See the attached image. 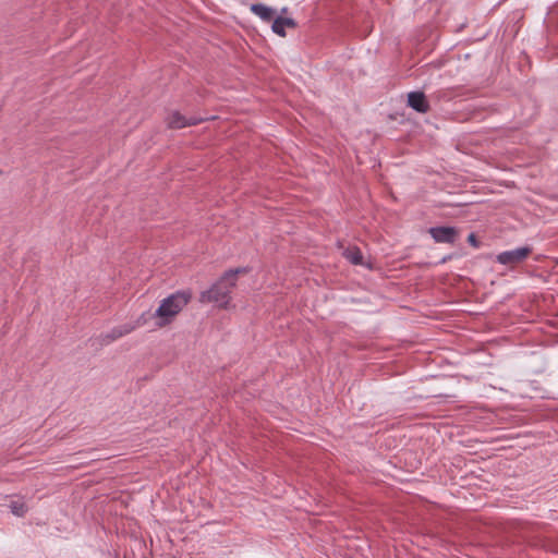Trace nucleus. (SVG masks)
<instances>
[{"label":"nucleus","instance_id":"obj_1","mask_svg":"<svg viewBox=\"0 0 558 558\" xmlns=\"http://www.w3.org/2000/svg\"><path fill=\"white\" fill-rule=\"evenodd\" d=\"M246 271V268H235L226 271L210 289L201 293L199 302L218 303L220 307H226L230 301L231 290L235 287L236 276Z\"/></svg>","mask_w":558,"mask_h":558},{"label":"nucleus","instance_id":"obj_2","mask_svg":"<svg viewBox=\"0 0 558 558\" xmlns=\"http://www.w3.org/2000/svg\"><path fill=\"white\" fill-rule=\"evenodd\" d=\"M192 299L190 291H178L170 294L160 302V305L153 314L157 318L156 326L162 328L169 325L174 317L189 304Z\"/></svg>","mask_w":558,"mask_h":558},{"label":"nucleus","instance_id":"obj_3","mask_svg":"<svg viewBox=\"0 0 558 558\" xmlns=\"http://www.w3.org/2000/svg\"><path fill=\"white\" fill-rule=\"evenodd\" d=\"M531 246H522L511 251H505L496 256V260L506 266H514L525 260L532 254Z\"/></svg>","mask_w":558,"mask_h":558},{"label":"nucleus","instance_id":"obj_4","mask_svg":"<svg viewBox=\"0 0 558 558\" xmlns=\"http://www.w3.org/2000/svg\"><path fill=\"white\" fill-rule=\"evenodd\" d=\"M204 120V118L185 117L178 110H171L165 118V123L169 129L179 130L186 126L195 125Z\"/></svg>","mask_w":558,"mask_h":558},{"label":"nucleus","instance_id":"obj_5","mask_svg":"<svg viewBox=\"0 0 558 558\" xmlns=\"http://www.w3.org/2000/svg\"><path fill=\"white\" fill-rule=\"evenodd\" d=\"M428 233L437 243L454 244L459 238V230L454 227H433Z\"/></svg>","mask_w":558,"mask_h":558},{"label":"nucleus","instance_id":"obj_6","mask_svg":"<svg viewBox=\"0 0 558 558\" xmlns=\"http://www.w3.org/2000/svg\"><path fill=\"white\" fill-rule=\"evenodd\" d=\"M133 330H135V326H131L130 323L117 326L109 332L100 336L101 344H109L110 342L131 333Z\"/></svg>","mask_w":558,"mask_h":558},{"label":"nucleus","instance_id":"obj_7","mask_svg":"<svg viewBox=\"0 0 558 558\" xmlns=\"http://www.w3.org/2000/svg\"><path fill=\"white\" fill-rule=\"evenodd\" d=\"M408 105L417 112L425 113L429 109L428 101L422 92H412L408 95Z\"/></svg>","mask_w":558,"mask_h":558},{"label":"nucleus","instance_id":"obj_8","mask_svg":"<svg viewBox=\"0 0 558 558\" xmlns=\"http://www.w3.org/2000/svg\"><path fill=\"white\" fill-rule=\"evenodd\" d=\"M250 10L257 16H259L263 21L269 22L272 20L275 15V10L262 4V3H254L250 7Z\"/></svg>","mask_w":558,"mask_h":558},{"label":"nucleus","instance_id":"obj_9","mask_svg":"<svg viewBox=\"0 0 558 558\" xmlns=\"http://www.w3.org/2000/svg\"><path fill=\"white\" fill-rule=\"evenodd\" d=\"M286 27H295V22L292 19L288 17H277L271 26L274 33L281 37L286 36Z\"/></svg>","mask_w":558,"mask_h":558},{"label":"nucleus","instance_id":"obj_10","mask_svg":"<svg viewBox=\"0 0 558 558\" xmlns=\"http://www.w3.org/2000/svg\"><path fill=\"white\" fill-rule=\"evenodd\" d=\"M343 256L350 262L352 263L353 265H362L363 263V255H362V252L359 247L356 246H352V247H348L344 252H343Z\"/></svg>","mask_w":558,"mask_h":558},{"label":"nucleus","instance_id":"obj_11","mask_svg":"<svg viewBox=\"0 0 558 558\" xmlns=\"http://www.w3.org/2000/svg\"><path fill=\"white\" fill-rule=\"evenodd\" d=\"M10 509L12 513L17 517H23L27 511L25 504L22 501H12L10 504Z\"/></svg>","mask_w":558,"mask_h":558},{"label":"nucleus","instance_id":"obj_12","mask_svg":"<svg viewBox=\"0 0 558 558\" xmlns=\"http://www.w3.org/2000/svg\"><path fill=\"white\" fill-rule=\"evenodd\" d=\"M149 317H150V315H149L148 313H143V314H142V315H141L136 320H135V323H134V324H131V326H135V329H136L137 327H142V326H144V325H146V324H147V322H148ZM151 317H154V316L151 315Z\"/></svg>","mask_w":558,"mask_h":558},{"label":"nucleus","instance_id":"obj_13","mask_svg":"<svg viewBox=\"0 0 558 558\" xmlns=\"http://www.w3.org/2000/svg\"><path fill=\"white\" fill-rule=\"evenodd\" d=\"M468 242L474 247H478L480 245V242L474 233L469 234Z\"/></svg>","mask_w":558,"mask_h":558},{"label":"nucleus","instance_id":"obj_14","mask_svg":"<svg viewBox=\"0 0 558 558\" xmlns=\"http://www.w3.org/2000/svg\"><path fill=\"white\" fill-rule=\"evenodd\" d=\"M2 173V171L0 170V174Z\"/></svg>","mask_w":558,"mask_h":558}]
</instances>
